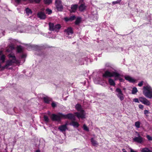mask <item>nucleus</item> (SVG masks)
Here are the masks:
<instances>
[{
  "instance_id": "2",
  "label": "nucleus",
  "mask_w": 152,
  "mask_h": 152,
  "mask_svg": "<svg viewBox=\"0 0 152 152\" xmlns=\"http://www.w3.org/2000/svg\"><path fill=\"white\" fill-rule=\"evenodd\" d=\"M143 93L144 96L147 98L151 99L152 98V88L148 84L143 87Z\"/></svg>"
},
{
  "instance_id": "37",
  "label": "nucleus",
  "mask_w": 152,
  "mask_h": 152,
  "mask_svg": "<svg viewBox=\"0 0 152 152\" xmlns=\"http://www.w3.org/2000/svg\"><path fill=\"white\" fill-rule=\"evenodd\" d=\"M56 105V104L54 102H53L51 104V106L53 107H55Z\"/></svg>"
},
{
  "instance_id": "29",
  "label": "nucleus",
  "mask_w": 152,
  "mask_h": 152,
  "mask_svg": "<svg viewBox=\"0 0 152 152\" xmlns=\"http://www.w3.org/2000/svg\"><path fill=\"white\" fill-rule=\"evenodd\" d=\"M69 18V20H70V21H72L74 20L76 18V17L75 15H73L71 16Z\"/></svg>"
},
{
  "instance_id": "39",
  "label": "nucleus",
  "mask_w": 152,
  "mask_h": 152,
  "mask_svg": "<svg viewBox=\"0 0 152 152\" xmlns=\"http://www.w3.org/2000/svg\"><path fill=\"white\" fill-rule=\"evenodd\" d=\"M139 99L137 98H135L134 99V101L135 102L139 103Z\"/></svg>"
},
{
  "instance_id": "14",
  "label": "nucleus",
  "mask_w": 152,
  "mask_h": 152,
  "mask_svg": "<svg viewBox=\"0 0 152 152\" xmlns=\"http://www.w3.org/2000/svg\"><path fill=\"white\" fill-rule=\"evenodd\" d=\"M125 79L129 82L130 83H133L135 81V80L132 77L129 76H125L124 77Z\"/></svg>"
},
{
  "instance_id": "4",
  "label": "nucleus",
  "mask_w": 152,
  "mask_h": 152,
  "mask_svg": "<svg viewBox=\"0 0 152 152\" xmlns=\"http://www.w3.org/2000/svg\"><path fill=\"white\" fill-rule=\"evenodd\" d=\"M49 29L51 31H58L61 28V26L59 24H57L54 25L53 23H49Z\"/></svg>"
},
{
  "instance_id": "47",
  "label": "nucleus",
  "mask_w": 152,
  "mask_h": 152,
  "mask_svg": "<svg viewBox=\"0 0 152 152\" xmlns=\"http://www.w3.org/2000/svg\"><path fill=\"white\" fill-rule=\"evenodd\" d=\"M122 151H123V152H127L125 150L124 148H123L122 149Z\"/></svg>"
},
{
  "instance_id": "17",
  "label": "nucleus",
  "mask_w": 152,
  "mask_h": 152,
  "mask_svg": "<svg viewBox=\"0 0 152 152\" xmlns=\"http://www.w3.org/2000/svg\"><path fill=\"white\" fill-rule=\"evenodd\" d=\"M2 52L1 51H0V60L2 61V63H4L5 61V56L3 54H2Z\"/></svg>"
},
{
  "instance_id": "45",
  "label": "nucleus",
  "mask_w": 152,
  "mask_h": 152,
  "mask_svg": "<svg viewBox=\"0 0 152 152\" xmlns=\"http://www.w3.org/2000/svg\"><path fill=\"white\" fill-rule=\"evenodd\" d=\"M4 110H8V108H7V107H4Z\"/></svg>"
},
{
  "instance_id": "41",
  "label": "nucleus",
  "mask_w": 152,
  "mask_h": 152,
  "mask_svg": "<svg viewBox=\"0 0 152 152\" xmlns=\"http://www.w3.org/2000/svg\"><path fill=\"white\" fill-rule=\"evenodd\" d=\"M139 107L141 109H143V106L142 104H140L139 105Z\"/></svg>"
},
{
  "instance_id": "22",
  "label": "nucleus",
  "mask_w": 152,
  "mask_h": 152,
  "mask_svg": "<svg viewBox=\"0 0 152 152\" xmlns=\"http://www.w3.org/2000/svg\"><path fill=\"white\" fill-rule=\"evenodd\" d=\"M20 25H19L18 27V29H19V30H20L19 32L21 33H23V32H26V30L25 29H23V28L22 26H19Z\"/></svg>"
},
{
  "instance_id": "20",
  "label": "nucleus",
  "mask_w": 152,
  "mask_h": 152,
  "mask_svg": "<svg viewBox=\"0 0 152 152\" xmlns=\"http://www.w3.org/2000/svg\"><path fill=\"white\" fill-rule=\"evenodd\" d=\"M91 142L92 144L94 146H97L98 145V143L93 138L91 139Z\"/></svg>"
},
{
  "instance_id": "46",
  "label": "nucleus",
  "mask_w": 152,
  "mask_h": 152,
  "mask_svg": "<svg viewBox=\"0 0 152 152\" xmlns=\"http://www.w3.org/2000/svg\"><path fill=\"white\" fill-rule=\"evenodd\" d=\"M95 16H96V18L95 19H94H94H93V20H97V18H98V17H97V15H95Z\"/></svg>"
},
{
  "instance_id": "27",
  "label": "nucleus",
  "mask_w": 152,
  "mask_h": 152,
  "mask_svg": "<svg viewBox=\"0 0 152 152\" xmlns=\"http://www.w3.org/2000/svg\"><path fill=\"white\" fill-rule=\"evenodd\" d=\"M122 0H117L115 1H113L112 2V4L113 5H115L116 4H120V2Z\"/></svg>"
},
{
  "instance_id": "7",
  "label": "nucleus",
  "mask_w": 152,
  "mask_h": 152,
  "mask_svg": "<svg viewBox=\"0 0 152 152\" xmlns=\"http://www.w3.org/2000/svg\"><path fill=\"white\" fill-rule=\"evenodd\" d=\"M55 5L56 8L58 11H62L63 9V6L60 0H55Z\"/></svg>"
},
{
  "instance_id": "19",
  "label": "nucleus",
  "mask_w": 152,
  "mask_h": 152,
  "mask_svg": "<svg viewBox=\"0 0 152 152\" xmlns=\"http://www.w3.org/2000/svg\"><path fill=\"white\" fill-rule=\"evenodd\" d=\"M86 7L84 4H81L79 7V9L80 11L82 12L86 9Z\"/></svg>"
},
{
  "instance_id": "26",
  "label": "nucleus",
  "mask_w": 152,
  "mask_h": 152,
  "mask_svg": "<svg viewBox=\"0 0 152 152\" xmlns=\"http://www.w3.org/2000/svg\"><path fill=\"white\" fill-rule=\"evenodd\" d=\"M137 91H138L137 88L135 87H134L133 88L132 90V94H135Z\"/></svg>"
},
{
  "instance_id": "13",
  "label": "nucleus",
  "mask_w": 152,
  "mask_h": 152,
  "mask_svg": "<svg viewBox=\"0 0 152 152\" xmlns=\"http://www.w3.org/2000/svg\"><path fill=\"white\" fill-rule=\"evenodd\" d=\"M64 31L68 35L72 34L73 33L72 29L71 27H69L65 29Z\"/></svg>"
},
{
  "instance_id": "34",
  "label": "nucleus",
  "mask_w": 152,
  "mask_h": 152,
  "mask_svg": "<svg viewBox=\"0 0 152 152\" xmlns=\"http://www.w3.org/2000/svg\"><path fill=\"white\" fill-rule=\"evenodd\" d=\"M146 137L149 140H152V137L149 135H147Z\"/></svg>"
},
{
  "instance_id": "35",
  "label": "nucleus",
  "mask_w": 152,
  "mask_h": 152,
  "mask_svg": "<svg viewBox=\"0 0 152 152\" xmlns=\"http://www.w3.org/2000/svg\"><path fill=\"white\" fill-rule=\"evenodd\" d=\"M143 83V81H141L138 84V85L139 86L141 87L142 86Z\"/></svg>"
},
{
  "instance_id": "9",
  "label": "nucleus",
  "mask_w": 152,
  "mask_h": 152,
  "mask_svg": "<svg viewBox=\"0 0 152 152\" xmlns=\"http://www.w3.org/2000/svg\"><path fill=\"white\" fill-rule=\"evenodd\" d=\"M139 100L142 104L147 106H149L151 104L150 101L145 98L143 97H140Z\"/></svg>"
},
{
  "instance_id": "6",
  "label": "nucleus",
  "mask_w": 152,
  "mask_h": 152,
  "mask_svg": "<svg viewBox=\"0 0 152 152\" xmlns=\"http://www.w3.org/2000/svg\"><path fill=\"white\" fill-rule=\"evenodd\" d=\"M61 115H62V113H58L57 115L53 114L52 115L51 118L53 121L59 122L63 118V116Z\"/></svg>"
},
{
  "instance_id": "32",
  "label": "nucleus",
  "mask_w": 152,
  "mask_h": 152,
  "mask_svg": "<svg viewBox=\"0 0 152 152\" xmlns=\"http://www.w3.org/2000/svg\"><path fill=\"white\" fill-rule=\"evenodd\" d=\"M18 51L19 53L21 52L22 51V48L21 46H18L17 48Z\"/></svg>"
},
{
  "instance_id": "16",
  "label": "nucleus",
  "mask_w": 152,
  "mask_h": 152,
  "mask_svg": "<svg viewBox=\"0 0 152 152\" xmlns=\"http://www.w3.org/2000/svg\"><path fill=\"white\" fill-rule=\"evenodd\" d=\"M72 121L70 123V125L73 126L74 127L77 128L79 126V124L78 123L74 121Z\"/></svg>"
},
{
  "instance_id": "12",
  "label": "nucleus",
  "mask_w": 152,
  "mask_h": 152,
  "mask_svg": "<svg viewBox=\"0 0 152 152\" xmlns=\"http://www.w3.org/2000/svg\"><path fill=\"white\" fill-rule=\"evenodd\" d=\"M37 15L38 18L42 20L45 19L46 17V15L45 13L42 12H38L37 14Z\"/></svg>"
},
{
  "instance_id": "44",
  "label": "nucleus",
  "mask_w": 152,
  "mask_h": 152,
  "mask_svg": "<svg viewBox=\"0 0 152 152\" xmlns=\"http://www.w3.org/2000/svg\"><path fill=\"white\" fill-rule=\"evenodd\" d=\"M26 55H25V54H23V55H22V56H21V58H24L25 57H26Z\"/></svg>"
},
{
  "instance_id": "21",
  "label": "nucleus",
  "mask_w": 152,
  "mask_h": 152,
  "mask_svg": "<svg viewBox=\"0 0 152 152\" xmlns=\"http://www.w3.org/2000/svg\"><path fill=\"white\" fill-rule=\"evenodd\" d=\"M25 10L28 16L29 14H31L32 13L31 10L28 7L26 8Z\"/></svg>"
},
{
  "instance_id": "42",
  "label": "nucleus",
  "mask_w": 152,
  "mask_h": 152,
  "mask_svg": "<svg viewBox=\"0 0 152 152\" xmlns=\"http://www.w3.org/2000/svg\"><path fill=\"white\" fill-rule=\"evenodd\" d=\"M119 80L120 82H123L124 81V80L123 79L121 78H119Z\"/></svg>"
},
{
  "instance_id": "31",
  "label": "nucleus",
  "mask_w": 152,
  "mask_h": 152,
  "mask_svg": "<svg viewBox=\"0 0 152 152\" xmlns=\"http://www.w3.org/2000/svg\"><path fill=\"white\" fill-rule=\"evenodd\" d=\"M83 128L84 130L86 131L87 132L89 131V129L88 127L84 124L83 125Z\"/></svg>"
},
{
  "instance_id": "15",
  "label": "nucleus",
  "mask_w": 152,
  "mask_h": 152,
  "mask_svg": "<svg viewBox=\"0 0 152 152\" xmlns=\"http://www.w3.org/2000/svg\"><path fill=\"white\" fill-rule=\"evenodd\" d=\"M78 7V5L77 4L72 5L71 6V12H75L77 8Z\"/></svg>"
},
{
  "instance_id": "25",
  "label": "nucleus",
  "mask_w": 152,
  "mask_h": 152,
  "mask_svg": "<svg viewBox=\"0 0 152 152\" xmlns=\"http://www.w3.org/2000/svg\"><path fill=\"white\" fill-rule=\"evenodd\" d=\"M44 2L45 4H49L52 3V0H44Z\"/></svg>"
},
{
  "instance_id": "11",
  "label": "nucleus",
  "mask_w": 152,
  "mask_h": 152,
  "mask_svg": "<svg viewBox=\"0 0 152 152\" xmlns=\"http://www.w3.org/2000/svg\"><path fill=\"white\" fill-rule=\"evenodd\" d=\"M67 123L64 125H61L58 127V129L62 132H65L67 129Z\"/></svg>"
},
{
  "instance_id": "3",
  "label": "nucleus",
  "mask_w": 152,
  "mask_h": 152,
  "mask_svg": "<svg viewBox=\"0 0 152 152\" xmlns=\"http://www.w3.org/2000/svg\"><path fill=\"white\" fill-rule=\"evenodd\" d=\"M120 76V74L117 72H111L108 71H106L104 73L103 75V77H115V80H117L116 78H119Z\"/></svg>"
},
{
  "instance_id": "50",
  "label": "nucleus",
  "mask_w": 152,
  "mask_h": 152,
  "mask_svg": "<svg viewBox=\"0 0 152 152\" xmlns=\"http://www.w3.org/2000/svg\"><path fill=\"white\" fill-rule=\"evenodd\" d=\"M111 90H112V88H111Z\"/></svg>"
},
{
  "instance_id": "48",
  "label": "nucleus",
  "mask_w": 152,
  "mask_h": 152,
  "mask_svg": "<svg viewBox=\"0 0 152 152\" xmlns=\"http://www.w3.org/2000/svg\"><path fill=\"white\" fill-rule=\"evenodd\" d=\"M35 152H40V151L39 150H37Z\"/></svg>"
},
{
  "instance_id": "23",
  "label": "nucleus",
  "mask_w": 152,
  "mask_h": 152,
  "mask_svg": "<svg viewBox=\"0 0 152 152\" xmlns=\"http://www.w3.org/2000/svg\"><path fill=\"white\" fill-rule=\"evenodd\" d=\"M109 83L112 86H115V83L113 80L111 78H109L108 80Z\"/></svg>"
},
{
  "instance_id": "5",
  "label": "nucleus",
  "mask_w": 152,
  "mask_h": 152,
  "mask_svg": "<svg viewBox=\"0 0 152 152\" xmlns=\"http://www.w3.org/2000/svg\"><path fill=\"white\" fill-rule=\"evenodd\" d=\"M116 94L118 98L121 101H122L124 99V94L122 93V91L119 88H117L115 90Z\"/></svg>"
},
{
  "instance_id": "1",
  "label": "nucleus",
  "mask_w": 152,
  "mask_h": 152,
  "mask_svg": "<svg viewBox=\"0 0 152 152\" xmlns=\"http://www.w3.org/2000/svg\"><path fill=\"white\" fill-rule=\"evenodd\" d=\"M75 109L80 112H76L75 113V114L77 117L80 119L85 118H86V113L85 111L83 110L80 104H77L75 106Z\"/></svg>"
},
{
  "instance_id": "33",
  "label": "nucleus",
  "mask_w": 152,
  "mask_h": 152,
  "mask_svg": "<svg viewBox=\"0 0 152 152\" xmlns=\"http://www.w3.org/2000/svg\"><path fill=\"white\" fill-rule=\"evenodd\" d=\"M44 118L45 121L46 122H48L49 121V119L48 116H44Z\"/></svg>"
},
{
  "instance_id": "38",
  "label": "nucleus",
  "mask_w": 152,
  "mask_h": 152,
  "mask_svg": "<svg viewBox=\"0 0 152 152\" xmlns=\"http://www.w3.org/2000/svg\"><path fill=\"white\" fill-rule=\"evenodd\" d=\"M36 3L38 4L39 3L41 0H33Z\"/></svg>"
},
{
  "instance_id": "36",
  "label": "nucleus",
  "mask_w": 152,
  "mask_h": 152,
  "mask_svg": "<svg viewBox=\"0 0 152 152\" xmlns=\"http://www.w3.org/2000/svg\"><path fill=\"white\" fill-rule=\"evenodd\" d=\"M149 113V111L147 110H145L144 111V113L145 115H146V116L148 115H146L147 114H148Z\"/></svg>"
},
{
  "instance_id": "49",
  "label": "nucleus",
  "mask_w": 152,
  "mask_h": 152,
  "mask_svg": "<svg viewBox=\"0 0 152 152\" xmlns=\"http://www.w3.org/2000/svg\"><path fill=\"white\" fill-rule=\"evenodd\" d=\"M23 0L25 1H26V0Z\"/></svg>"
},
{
  "instance_id": "18",
  "label": "nucleus",
  "mask_w": 152,
  "mask_h": 152,
  "mask_svg": "<svg viewBox=\"0 0 152 152\" xmlns=\"http://www.w3.org/2000/svg\"><path fill=\"white\" fill-rule=\"evenodd\" d=\"M44 102L48 104L50 101H51V99L47 96H46L43 98Z\"/></svg>"
},
{
  "instance_id": "28",
  "label": "nucleus",
  "mask_w": 152,
  "mask_h": 152,
  "mask_svg": "<svg viewBox=\"0 0 152 152\" xmlns=\"http://www.w3.org/2000/svg\"><path fill=\"white\" fill-rule=\"evenodd\" d=\"M135 125L137 128H139L140 127V122L139 121L136 122L135 123Z\"/></svg>"
},
{
  "instance_id": "8",
  "label": "nucleus",
  "mask_w": 152,
  "mask_h": 152,
  "mask_svg": "<svg viewBox=\"0 0 152 152\" xmlns=\"http://www.w3.org/2000/svg\"><path fill=\"white\" fill-rule=\"evenodd\" d=\"M61 115L63 116V118H68L72 121H75L76 120L75 116L71 113H69L66 115L62 114V115Z\"/></svg>"
},
{
  "instance_id": "40",
  "label": "nucleus",
  "mask_w": 152,
  "mask_h": 152,
  "mask_svg": "<svg viewBox=\"0 0 152 152\" xmlns=\"http://www.w3.org/2000/svg\"><path fill=\"white\" fill-rule=\"evenodd\" d=\"M64 20L66 22L68 21H70V20H69V18H68L67 17L65 18Z\"/></svg>"
},
{
  "instance_id": "30",
  "label": "nucleus",
  "mask_w": 152,
  "mask_h": 152,
  "mask_svg": "<svg viewBox=\"0 0 152 152\" xmlns=\"http://www.w3.org/2000/svg\"><path fill=\"white\" fill-rule=\"evenodd\" d=\"M46 11L47 13L48 14V15L52 13V10L48 8L46 9Z\"/></svg>"
},
{
  "instance_id": "24",
  "label": "nucleus",
  "mask_w": 152,
  "mask_h": 152,
  "mask_svg": "<svg viewBox=\"0 0 152 152\" xmlns=\"http://www.w3.org/2000/svg\"><path fill=\"white\" fill-rule=\"evenodd\" d=\"M81 18L80 17L77 18L75 22V24L77 25L79 24L81 22Z\"/></svg>"
},
{
  "instance_id": "43",
  "label": "nucleus",
  "mask_w": 152,
  "mask_h": 152,
  "mask_svg": "<svg viewBox=\"0 0 152 152\" xmlns=\"http://www.w3.org/2000/svg\"><path fill=\"white\" fill-rule=\"evenodd\" d=\"M15 2L18 3H20L21 1V0H15Z\"/></svg>"
},
{
  "instance_id": "10",
  "label": "nucleus",
  "mask_w": 152,
  "mask_h": 152,
  "mask_svg": "<svg viewBox=\"0 0 152 152\" xmlns=\"http://www.w3.org/2000/svg\"><path fill=\"white\" fill-rule=\"evenodd\" d=\"M136 133L137 134L138 136L134 137L133 139V141L138 143H142L143 141V138L140 136V134L137 132H136Z\"/></svg>"
}]
</instances>
